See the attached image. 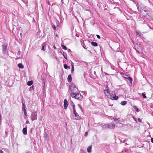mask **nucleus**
<instances>
[{"mask_svg":"<svg viewBox=\"0 0 153 153\" xmlns=\"http://www.w3.org/2000/svg\"><path fill=\"white\" fill-rule=\"evenodd\" d=\"M138 120L139 122H141V120L140 118H138Z\"/></svg>","mask_w":153,"mask_h":153,"instance_id":"obj_33","label":"nucleus"},{"mask_svg":"<svg viewBox=\"0 0 153 153\" xmlns=\"http://www.w3.org/2000/svg\"><path fill=\"white\" fill-rule=\"evenodd\" d=\"M74 67H71V73H72L74 71Z\"/></svg>","mask_w":153,"mask_h":153,"instance_id":"obj_29","label":"nucleus"},{"mask_svg":"<svg viewBox=\"0 0 153 153\" xmlns=\"http://www.w3.org/2000/svg\"><path fill=\"white\" fill-rule=\"evenodd\" d=\"M64 107L65 109H66L68 105V101L67 100L65 99L64 101Z\"/></svg>","mask_w":153,"mask_h":153,"instance_id":"obj_8","label":"nucleus"},{"mask_svg":"<svg viewBox=\"0 0 153 153\" xmlns=\"http://www.w3.org/2000/svg\"><path fill=\"white\" fill-rule=\"evenodd\" d=\"M69 93L71 96L75 99L81 100L83 99V97L80 94H76V93H70V92H69Z\"/></svg>","mask_w":153,"mask_h":153,"instance_id":"obj_1","label":"nucleus"},{"mask_svg":"<svg viewBox=\"0 0 153 153\" xmlns=\"http://www.w3.org/2000/svg\"><path fill=\"white\" fill-rule=\"evenodd\" d=\"M33 84V81L32 80L28 81L27 82V85L28 86H30Z\"/></svg>","mask_w":153,"mask_h":153,"instance_id":"obj_19","label":"nucleus"},{"mask_svg":"<svg viewBox=\"0 0 153 153\" xmlns=\"http://www.w3.org/2000/svg\"><path fill=\"white\" fill-rule=\"evenodd\" d=\"M78 105L79 106V107L80 108L82 112L83 111V110H82V107H81V106L79 104H78Z\"/></svg>","mask_w":153,"mask_h":153,"instance_id":"obj_30","label":"nucleus"},{"mask_svg":"<svg viewBox=\"0 0 153 153\" xmlns=\"http://www.w3.org/2000/svg\"><path fill=\"white\" fill-rule=\"evenodd\" d=\"M22 105H23V104H24V105H25V102L24 101H23V100H22Z\"/></svg>","mask_w":153,"mask_h":153,"instance_id":"obj_34","label":"nucleus"},{"mask_svg":"<svg viewBox=\"0 0 153 153\" xmlns=\"http://www.w3.org/2000/svg\"><path fill=\"white\" fill-rule=\"evenodd\" d=\"M22 131L24 134L26 135L27 134V128H25L23 129Z\"/></svg>","mask_w":153,"mask_h":153,"instance_id":"obj_10","label":"nucleus"},{"mask_svg":"<svg viewBox=\"0 0 153 153\" xmlns=\"http://www.w3.org/2000/svg\"><path fill=\"white\" fill-rule=\"evenodd\" d=\"M58 36V35H57V34H56V36Z\"/></svg>","mask_w":153,"mask_h":153,"instance_id":"obj_46","label":"nucleus"},{"mask_svg":"<svg viewBox=\"0 0 153 153\" xmlns=\"http://www.w3.org/2000/svg\"><path fill=\"white\" fill-rule=\"evenodd\" d=\"M32 88H33V86H32Z\"/></svg>","mask_w":153,"mask_h":153,"instance_id":"obj_48","label":"nucleus"},{"mask_svg":"<svg viewBox=\"0 0 153 153\" xmlns=\"http://www.w3.org/2000/svg\"><path fill=\"white\" fill-rule=\"evenodd\" d=\"M68 51H71V50L70 49H69V50H68Z\"/></svg>","mask_w":153,"mask_h":153,"instance_id":"obj_47","label":"nucleus"},{"mask_svg":"<svg viewBox=\"0 0 153 153\" xmlns=\"http://www.w3.org/2000/svg\"><path fill=\"white\" fill-rule=\"evenodd\" d=\"M151 142L153 143V138H151Z\"/></svg>","mask_w":153,"mask_h":153,"instance_id":"obj_38","label":"nucleus"},{"mask_svg":"<svg viewBox=\"0 0 153 153\" xmlns=\"http://www.w3.org/2000/svg\"><path fill=\"white\" fill-rule=\"evenodd\" d=\"M113 119H114V121L115 122H119V121L118 120V119H116V118H114Z\"/></svg>","mask_w":153,"mask_h":153,"instance_id":"obj_27","label":"nucleus"},{"mask_svg":"<svg viewBox=\"0 0 153 153\" xmlns=\"http://www.w3.org/2000/svg\"><path fill=\"white\" fill-rule=\"evenodd\" d=\"M107 128H108V124L104 125H103L102 126V129H105Z\"/></svg>","mask_w":153,"mask_h":153,"instance_id":"obj_16","label":"nucleus"},{"mask_svg":"<svg viewBox=\"0 0 153 153\" xmlns=\"http://www.w3.org/2000/svg\"><path fill=\"white\" fill-rule=\"evenodd\" d=\"M29 121L27 120V121H26V124H28L29 123Z\"/></svg>","mask_w":153,"mask_h":153,"instance_id":"obj_40","label":"nucleus"},{"mask_svg":"<svg viewBox=\"0 0 153 153\" xmlns=\"http://www.w3.org/2000/svg\"><path fill=\"white\" fill-rule=\"evenodd\" d=\"M53 48H54L55 49H56V47L55 46H53Z\"/></svg>","mask_w":153,"mask_h":153,"instance_id":"obj_44","label":"nucleus"},{"mask_svg":"<svg viewBox=\"0 0 153 153\" xmlns=\"http://www.w3.org/2000/svg\"><path fill=\"white\" fill-rule=\"evenodd\" d=\"M136 33L137 36L139 37L142 36V33L139 31H137Z\"/></svg>","mask_w":153,"mask_h":153,"instance_id":"obj_12","label":"nucleus"},{"mask_svg":"<svg viewBox=\"0 0 153 153\" xmlns=\"http://www.w3.org/2000/svg\"><path fill=\"white\" fill-rule=\"evenodd\" d=\"M24 111V117H26V114H27V112H26V110H25Z\"/></svg>","mask_w":153,"mask_h":153,"instance_id":"obj_25","label":"nucleus"},{"mask_svg":"<svg viewBox=\"0 0 153 153\" xmlns=\"http://www.w3.org/2000/svg\"><path fill=\"white\" fill-rule=\"evenodd\" d=\"M108 128H114L115 126V125L112 124H108Z\"/></svg>","mask_w":153,"mask_h":153,"instance_id":"obj_9","label":"nucleus"},{"mask_svg":"<svg viewBox=\"0 0 153 153\" xmlns=\"http://www.w3.org/2000/svg\"><path fill=\"white\" fill-rule=\"evenodd\" d=\"M64 67L65 69H67V68H70V67L68 66L66 64H64Z\"/></svg>","mask_w":153,"mask_h":153,"instance_id":"obj_21","label":"nucleus"},{"mask_svg":"<svg viewBox=\"0 0 153 153\" xmlns=\"http://www.w3.org/2000/svg\"><path fill=\"white\" fill-rule=\"evenodd\" d=\"M63 56L64 58L66 59H67V56L66 54L65 53H64L63 54Z\"/></svg>","mask_w":153,"mask_h":153,"instance_id":"obj_23","label":"nucleus"},{"mask_svg":"<svg viewBox=\"0 0 153 153\" xmlns=\"http://www.w3.org/2000/svg\"><path fill=\"white\" fill-rule=\"evenodd\" d=\"M96 36L97 37V38L99 39H100V36H99V35H96Z\"/></svg>","mask_w":153,"mask_h":153,"instance_id":"obj_32","label":"nucleus"},{"mask_svg":"<svg viewBox=\"0 0 153 153\" xmlns=\"http://www.w3.org/2000/svg\"><path fill=\"white\" fill-rule=\"evenodd\" d=\"M74 67V63L72 62H71V66Z\"/></svg>","mask_w":153,"mask_h":153,"instance_id":"obj_39","label":"nucleus"},{"mask_svg":"<svg viewBox=\"0 0 153 153\" xmlns=\"http://www.w3.org/2000/svg\"><path fill=\"white\" fill-rule=\"evenodd\" d=\"M142 94V96H143V97L144 98H146V97L145 95V94H144V93H143Z\"/></svg>","mask_w":153,"mask_h":153,"instance_id":"obj_26","label":"nucleus"},{"mask_svg":"<svg viewBox=\"0 0 153 153\" xmlns=\"http://www.w3.org/2000/svg\"><path fill=\"white\" fill-rule=\"evenodd\" d=\"M87 134H88V132H86L85 134V136H86L87 135Z\"/></svg>","mask_w":153,"mask_h":153,"instance_id":"obj_37","label":"nucleus"},{"mask_svg":"<svg viewBox=\"0 0 153 153\" xmlns=\"http://www.w3.org/2000/svg\"><path fill=\"white\" fill-rule=\"evenodd\" d=\"M91 44L92 45L95 47H96L98 46V44L96 42H91Z\"/></svg>","mask_w":153,"mask_h":153,"instance_id":"obj_14","label":"nucleus"},{"mask_svg":"<svg viewBox=\"0 0 153 153\" xmlns=\"http://www.w3.org/2000/svg\"><path fill=\"white\" fill-rule=\"evenodd\" d=\"M18 67L20 68H23L24 67V66L23 65L22 63H19L17 65Z\"/></svg>","mask_w":153,"mask_h":153,"instance_id":"obj_17","label":"nucleus"},{"mask_svg":"<svg viewBox=\"0 0 153 153\" xmlns=\"http://www.w3.org/2000/svg\"><path fill=\"white\" fill-rule=\"evenodd\" d=\"M73 113L74 114L77 113L76 111L75 105H74V104L73 103Z\"/></svg>","mask_w":153,"mask_h":153,"instance_id":"obj_11","label":"nucleus"},{"mask_svg":"<svg viewBox=\"0 0 153 153\" xmlns=\"http://www.w3.org/2000/svg\"><path fill=\"white\" fill-rule=\"evenodd\" d=\"M74 116L76 117V119L78 120L80 118V117L77 113L74 114Z\"/></svg>","mask_w":153,"mask_h":153,"instance_id":"obj_15","label":"nucleus"},{"mask_svg":"<svg viewBox=\"0 0 153 153\" xmlns=\"http://www.w3.org/2000/svg\"><path fill=\"white\" fill-rule=\"evenodd\" d=\"M108 98H110L111 99L113 100H117L118 97L117 96L115 95V93L114 91L111 92L110 94V96H109Z\"/></svg>","mask_w":153,"mask_h":153,"instance_id":"obj_3","label":"nucleus"},{"mask_svg":"<svg viewBox=\"0 0 153 153\" xmlns=\"http://www.w3.org/2000/svg\"><path fill=\"white\" fill-rule=\"evenodd\" d=\"M127 102L126 101H122L121 103V104L123 105H124L126 104Z\"/></svg>","mask_w":153,"mask_h":153,"instance_id":"obj_22","label":"nucleus"},{"mask_svg":"<svg viewBox=\"0 0 153 153\" xmlns=\"http://www.w3.org/2000/svg\"><path fill=\"white\" fill-rule=\"evenodd\" d=\"M20 51H18V52H17V54L18 55H20Z\"/></svg>","mask_w":153,"mask_h":153,"instance_id":"obj_36","label":"nucleus"},{"mask_svg":"<svg viewBox=\"0 0 153 153\" xmlns=\"http://www.w3.org/2000/svg\"><path fill=\"white\" fill-rule=\"evenodd\" d=\"M83 47L84 48H85V49H86L87 48H86L84 46H83Z\"/></svg>","mask_w":153,"mask_h":153,"instance_id":"obj_43","label":"nucleus"},{"mask_svg":"<svg viewBox=\"0 0 153 153\" xmlns=\"http://www.w3.org/2000/svg\"><path fill=\"white\" fill-rule=\"evenodd\" d=\"M123 76L125 78L128 79L131 83H132V79L129 76L125 74H123Z\"/></svg>","mask_w":153,"mask_h":153,"instance_id":"obj_7","label":"nucleus"},{"mask_svg":"<svg viewBox=\"0 0 153 153\" xmlns=\"http://www.w3.org/2000/svg\"><path fill=\"white\" fill-rule=\"evenodd\" d=\"M37 118V112L36 111L33 112L31 115V119L32 121L36 120Z\"/></svg>","mask_w":153,"mask_h":153,"instance_id":"obj_5","label":"nucleus"},{"mask_svg":"<svg viewBox=\"0 0 153 153\" xmlns=\"http://www.w3.org/2000/svg\"><path fill=\"white\" fill-rule=\"evenodd\" d=\"M73 103L74 104V103L73 102H71V105L72 106H73Z\"/></svg>","mask_w":153,"mask_h":153,"instance_id":"obj_42","label":"nucleus"},{"mask_svg":"<svg viewBox=\"0 0 153 153\" xmlns=\"http://www.w3.org/2000/svg\"><path fill=\"white\" fill-rule=\"evenodd\" d=\"M91 147L89 146L87 148V151L89 153H91Z\"/></svg>","mask_w":153,"mask_h":153,"instance_id":"obj_20","label":"nucleus"},{"mask_svg":"<svg viewBox=\"0 0 153 153\" xmlns=\"http://www.w3.org/2000/svg\"><path fill=\"white\" fill-rule=\"evenodd\" d=\"M72 80V78L70 75H69L68 77V82H71Z\"/></svg>","mask_w":153,"mask_h":153,"instance_id":"obj_18","label":"nucleus"},{"mask_svg":"<svg viewBox=\"0 0 153 153\" xmlns=\"http://www.w3.org/2000/svg\"><path fill=\"white\" fill-rule=\"evenodd\" d=\"M44 137L45 139L46 140H48V135L46 133L45 134Z\"/></svg>","mask_w":153,"mask_h":153,"instance_id":"obj_13","label":"nucleus"},{"mask_svg":"<svg viewBox=\"0 0 153 153\" xmlns=\"http://www.w3.org/2000/svg\"><path fill=\"white\" fill-rule=\"evenodd\" d=\"M52 27L55 30L56 29V27L55 25H53L52 26Z\"/></svg>","mask_w":153,"mask_h":153,"instance_id":"obj_35","label":"nucleus"},{"mask_svg":"<svg viewBox=\"0 0 153 153\" xmlns=\"http://www.w3.org/2000/svg\"><path fill=\"white\" fill-rule=\"evenodd\" d=\"M22 109L23 110V111H24L25 110H26V109H25V105H24L23 104V105H22Z\"/></svg>","mask_w":153,"mask_h":153,"instance_id":"obj_28","label":"nucleus"},{"mask_svg":"<svg viewBox=\"0 0 153 153\" xmlns=\"http://www.w3.org/2000/svg\"><path fill=\"white\" fill-rule=\"evenodd\" d=\"M42 50L43 51H45V46L44 45H43L42 47Z\"/></svg>","mask_w":153,"mask_h":153,"instance_id":"obj_31","label":"nucleus"},{"mask_svg":"<svg viewBox=\"0 0 153 153\" xmlns=\"http://www.w3.org/2000/svg\"><path fill=\"white\" fill-rule=\"evenodd\" d=\"M139 109L138 108H136V110L137 111H138Z\"/></svg>","mask_w":153,"mask_h":153,"instance_id":"obj_45","label":"nucleus"},{"mask_svg":"<svg viewBox=\"0 0 153 153\" xmlns=\"http://www.w3.org/2000/svg\"><path fill=\"white\" fill-rule=\"evenodd\" d=\"M62 49H63L66 50L67 49V48L64 45H62Z\"/></svg>","mask_w":153,"mask_h":153,"instance_id":"obj_24","label":"nucleus"},{"mask_svg":"<svg viewBox=\"0 0 153 153\" xmlns=\"http://www.w3.org/2000/svg\"><path fill=\"white\" fill-rule=\"evenodd\" d=\"M0 153H4L1 150H0Z\"/></svg>","mask_w":153,"mask_h":153,"instance_id":"obj_41","label":"nucleus"},{"mask_svg":"<svg viewBox=\"0 0 153 153\" xmlns=\"http://www.w3.org/2000/svg\"><path fill=\"white\" fill-rule=\"evenodd\" d=\"M7 43L5 42H4L3 43L2 45L3 52V53L4 54H7Z\"/></svg>","mask_w":153,"mask_h":153,"instance_id":"obj_4","label":"nucleus"},{"mask_svg":"<svg viewBox=\"0 0 153 153\" xmlns=\"http://www.w3.org/2000/svg\"><path fill=\"white\" fill-rule=\"evenodd\" d=\"M104 93L105 95L108 98L109 96H110L108 86L106 87L105 88L104 90Z\"/></svg>","mask_w":153,"mask_h":153,"instance_id":"obj_6","label":"nucleus"},{"mask_svg":"<svg viewBox=\"0 0 153 153\" xmlns=\"http://www.w3.org/2000/svg\"><path fill=\"white\" fill-rule=\"evenodd\" d=\"M70 89L71 91V93H76L78 91V88L76 87L75 85L72 83L69 86Z\"/></svg>","mask_w":153,"mask_h":153,"instance_id":"obj_2","label":"nucleus"}]
</instances>
